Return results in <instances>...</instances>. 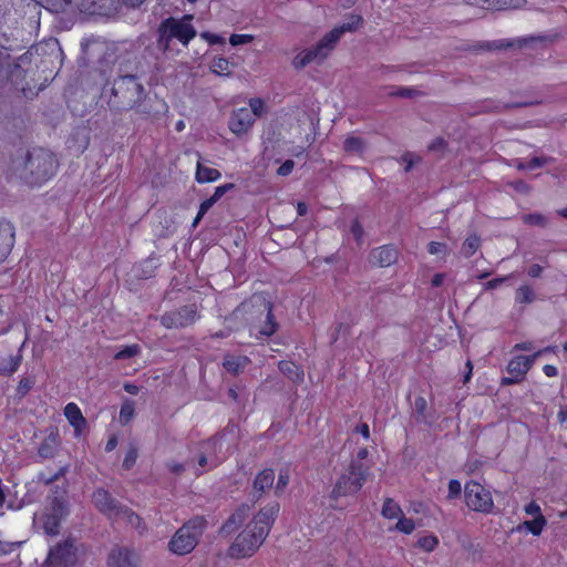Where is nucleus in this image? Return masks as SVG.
Returning a JSON list of instances; mask_svg holds the SVG:
<instances>
[{"mask_svg": "<svg viewBox=\"0 0 567 567\" xmlns=\"http://www.w3.org/2000/svg\"><path fill=\"white\" fill-rule=\"evenodd\" d=\"M221 177L218 169L197 163L195 179L199 184L216 182Z\"/></svg>", "mask_w": 567, "mask_h": 567, "instance_id": "26", "label": "nucleus"}, {"mask_svg": "<svg viewBox=\"0 0 567 567\" xmlns=\"http://www.w3.org/2000/svg\"><path fill=\"white\" fill-rule=\"evenodd\" d=\"M546 163V159L543 157H533L529 159L527 167L530 169L542 167Z\"/></svg>", "mask_w": 567, "mask_h": 567, "instance_id": "63", "label": "nucleus"}, {"mask_svg": "<svg viewBox=\"0 0 567 567\" xmlns=\"http://www.w3.org/2000/svg\"><path fill=\"white\" fill-rule=\"evenodd\" d=\"M295 167V162L292 159H286L277 169V174L279 176H288Z\"/></svg>", "mask_w": 567, "mask_h": 567, "instance_id": "51", "label": "nucleus"}, {"mask_svg": "<svg viewBox=\"0 0 567 567\" xmlns=\"http://www.w3.org/2000/svg\"><path fill=\"white\" fill-rule=\"evenodd\" d=\"M535 293L530 285H520L515 291V302L519 305H530L535 301Z\"/></svg>", "mask_w": 567, "mask_h": 567, "instance_id": "30", "label": "nucleus"}, {"mask_svg": "<svg viewBox=\"0 0 567 567\" xmlns=\"http://www.w3.org/2000/svg\"><path fill=\"white\" fill-rule=\"evenodd\" d=\"M249 363L250 359L247 355L227 354L224 358L223 367L228 373L233 375H238L239 373L244 372V370Z\"/></svg>", "mask_w": 567, "mask_h": 567, "instance_id": "23", "label": "nucleus"}, {"mask_svg": "<svg viewBox=\"0 0 567 567\" xmlns=\"http://www.w3.org/2000/svg\"><path fill=\"white\" fill-rule=\"evenodd\" d=\"M279 371L295 384L303 382L305 372L301 365L290 360H281L278 362Z\"/></svg>", "mask_w": 567, "mask_h": 567, "instance_id": "22", "label": "nucleus"}, {"mask_svg": "<svg viewBox=\"0 0 567 567\" xmlns=\"http://www.w3.org/2000/svg\"><path fill=\"white\" fill-rule=\"evenodd\" d=\"M370 466L359 461H351L338 480L336 481L330 498L333 501L357 494L367 482Z\"/></svg>", "mask_w": 567, "mask_h": 567, "instance_id": "5", "label": "nucleus"}, {"mask_svg": "<svg viewBox=\"0 0 567 567\" xmlns=\"http://www.w3.org/2000/svg\"><path fill=\"white\" fill-rule=\"evenodd\" d=\"M527 43V39L519 40H498L493 42H484L480 45L481 50L492 51V50H506L514 48L517 45L518 48L524 47Z\"/></svg>", "mask_w": 567, "mask_h": 567, "instance_id": "27", "label": "nucleus"}, {"mask_svg": "<svg viewBox=\"0 0 567 567\" xmlns=\"http://www.w3.org/2000/svg\"><path fill=\"white\" fill-rule=\"evenodd\" d=\"M252 40H254V35H251V34L234 33L229 37V43L233 47L247 44V43L252 42Z\"/></svg>", "mask_w": 567, "mask_h": 567, "instance_id": "45", "label": "nucleus"}, {"mask_svg": "<svg viewBox=\"0 0 567 567\" xmlns=\"http://www.w3.org/2000/svg\"><path fill=\"white\" fill-rule=\"evenodd\" d=\"M445 248V244L439 241H431L427 245V251L431 255H436Z\"/></svg>", "mask_w": 567, "mask_h": 567, "instance_id": "56", "label": "nucleus"}, {"mask_svg": "<svg viewBox=\"0 0 567 567\" xmlns=\"http://www.w3.org/2000/svg\"><path fill=\"white\" fill-rule=\"evenodd\" d=\"M395 529L410 535L415 529V524L412 518H406L403 514L399 517L398 523L395 524Z\"/></svg>", "mask_w": 567, "mask_h": 567, "instance_id": "38", "label": "nucleus"}, {"mask_svg": "<svg viewBox=\"0 0 567 567\" xmlns=\"http://www.w3.org/2000/svg\"><path fill=\"white\" fill-rule=\"evenodd\" d=\"M20 545H21V543H19V542H8V540L0 539V556L10 555Z\"/></svg>", "mask_w": 567, "mask_h": 567, "instance_id": "48", "label": "nucleus"}, {"mask_svg": "<svg viewBox=\"0 0 567 567\" xmlns=\"http://www.w3.org/2000/svg\"><path fill=\"white\" fill-rule=\"evenodd\" d=\"M63 412L68 422L74 429L75 435H81L85 430L87 422L79 405L74 402H70L64 406Z\"/></svg>", "mask_w": 567, "mask_h": 567, "instance_id": "21", "label": "nucleus"}, {"mask_svg": "<svg viewBox=\"0 0 567 567\" xmlns=\"http://www.w3.org/2000/svg\"><path fill=\"white\" fill-rule=\"evenodd\" d=\"M523 221L527 225L539 226V227H545L547 225V218L539 213H533V214L525 215L523 217Z\"/></svg>", "mask_w": 567, "mask_h": 567, "instance_id": "44", "label": "nucleus"}, {"mask_svg": "<svg viewBox=\"0 0 567 567\" xmlns=\"http://www.w3.org/2000/svg\"><path fill=\"white\" fill-rule=\"evenodd\" d=\"M34 384H35L34 377L28 375V377L21 378L16 388L17 396H19L20 399L24 398L31 391V389L34 386Z\"/></svg>", "mask_w": 567, "mask_h": 567, "instance_id": "35", "label": "nucleus"}, {"mask_svg": "<svg viewBox=\"0 0 567 567\" xmlns=\"http://www.w3.org/2000/svg\"><path fill=\"white\" fill-rule=\"evenodd\" d=\"M466 506L474 512L489 514L494 508V501L491 492L481 483L470 481L464 486Z\"/></svg>", "mask_w": 567, "mask_h": 567, "instance_id": "10", "label": "nucleus"}, {"mask_svg": "<svg viewBox=\"0 0 567 567\" xmlns=\"http://www.w3.org/2000/svg\"><path fill=\"white\" fill-rule=\"evenodd\" d=\"M265 538L256 530L251 528V525H247L235 538L229 546L227 554L230 558H246L251 557Z\"/></svg>", "mask_w": 567, "mask_h": 567, "instance_id": "8", "label": "nucleus"}, {"mask_svg": "<svg viewBox=\"0 0 567 567\" xmlns=\"http://www.w3.org/2000/svg\"><path fill=\"white\" fill-rule=\"evenodd\" d=\"M563 399L566 402L560 405L559 412L557 414V419H558L559 423H566L567 422V396L564 395Z\"/></svg>", "mask_w": 567, "mask_h": 567, "instance_id": "58", "label": "nucleus"}, {"mask_svg": "<svg viewBox=\"0 0 567 567\" xmlns=\"http://www.w3.org/2000/svg\"><path fill=\"white\" fill-rule=\"evenodd\" d=\"M266 309H267L266 320L262 323V326L259 330V333L265 337H271L277 332L279 324L276 321V318L274 315V303L271 301H268L266 303Z\"/></svg>", "mask_w": 567, "mask_h": 567, "instance_id": "25", "label": "nucleus"}, {"mask_svg": "<svg viewBox=\"0 0 567 567\" xmlns=\"http://www.w3.org/2000/svg\"><path fill=\"white\" fill-rule=\"evenodd\" d=\"M363 22V19L361 16L352 14L348 21L343 22L341 25L336 27L337 29L342 30V34L346 32H352L355 31Z\"/></svg>", "mask_w": 567, "mask_h": 567, "instance_id": "37", "label": "nucleus"}, {"mask_svg": "<svg viewBox=\"0 0 567 567\" xmlns=\"http://www.w3.org/2000/svg\"><path fill=\"white\" fill-rule=\"evenodd\" d=\"M135 414V404L131 400H125L120 410V422L123 425L128 424Z\"/></svg>", "mask_w": 567, "mask_h": 567, "instance_id": "34", "label": "nucleus"}, {"mask_svg": "<svg viewBox=\"0 0 567 567\" xmlns=\"http://www.w3.org/2000/svg\"><path fill=\"white\" fill-rule=\"evenodd\" d=\"M363 140L357 136H348L343 142V148L349 153H359L363 151Z\"/></svg>", "mask_w": 567, "mask_h": 567, "instance_id": "36", "label": "nucleus"}, {"mask_svg": "<svg viewBox=\"0 0 567 567\" xmlns=\"http://www.w3.org/2000/svg\"><path fill=\"white\" fill-rule=\"evenodd\" d=\"M65 514V504L62 501L54 498L52 502V512L43 513L39 518L44 533L50 536L58 535L60 532L61 519Z\"/></svg>", "mask_w": 567, "mask_h": 567, "instance_id": "14", "label": "nucleus"}, {"mask_svg": "<svg viewBox=\"0 0 567 567\" xmlns=\"http://www.w3.org/2000/svg\"><path fill=\"white\" fill-rule=\"evenodd\" d=\"M198 318L197 306L192 303L166 311L161 316L159 321L166 329H184L193 326Z\"/></svg>", "mask_w": 567, "mask_h": 567, "instance_id": "11", "label": "nucleus"}, {"mask_svg": "<svg viewBox=\"0 0 567 567\" xmlns=\"http://www.w3.org/2000/svg\"><path fill=\"white\" fill-rule=\"evenodd\" d=\"M462 485L458 480H450L447 499H456L461 496Z\"/></svg>", "mask_w": 567, "mask_h": 567, "instance_id": "47", "label": "nucleus"}, {"mask_svg": "<svg viewBox=\"0 0 567 567\" xmlns=\"http://www.w3.org/2000/svg\"><path fill=\"white\" fill-rule=\"evenodd\" d=\"M543 274V267L538 264H533L528 270H527V275L530 277V278H539Z\"/></svg>", "mask_w": 567, "mask_h": 567, "instance_id": "59", "label": "nucleus"}, {"mask_svg": "<svg viewBox=\"0 0 567 567\" xmlns=\"http://www.w3.org/2000/svg\"><path fill=\"white\" fill-rule=\"evenodd\" d=\"M342 35V30L333 28L311 49L298 53L292 61L296 69H302L311 62L324 60Z\"/></svg>", "mask_w": 567, "mask_h": 567, "instance_id": "6", "label": "nucleus"}, {"mask_svg": "<svg viewBox=\"0 0 567 567\" xmlns=\"http://www.w3.org/2000/svg\"><path fill=\"white\" fill-rule=\"evenodd\" d=\"M21 136L0 144V171L8 177L19 172L20 178L29 186H41L49 182L59 167L55 155L43 147H34L24 154Z\"/></svg>", "mask_w": 567, "mask_h": 567, "instance_id": "1", "label": "nucleus"}, {"mask_svg": "<svg viewBox=\"0 0 567 567\" xmlns=\"http://www.w3.org/2000/svg\"><path fill=\"white\" fill-rule=\"evenodd\" d=\"M144 96V87L136 75H122L114 80L109 105L117 111L132 110Z\"/></svg>", "mask_w": 567, "mask_h": 567, "instance_id": "3", "label": "nucleus"}, {"mask_svg": "<svg viewBox=\"0 0 567 567\" xmlns=\"http://www.w3.org/2000/svg\"><path fill=\"white\" fill-rule=\"evenodd\" d=\"M520 382H523L520 379H518V378H517V377H515V375L509 374L508 377H503V378L501 379L499 384H501L502 386H508V385L518 384V383H520Z\"/></svg>", "mask_w": 567, "mask_h": 567, "instance_id": "57", "label": "nucleus"}, {"mask_svg": "<svg viewBox=\"0 0 567 567\" xmlns=\"http://www.w3.org/2000/svg\"><path fill=\"white\" fill-rule=\"evenodd\" d=\"M255 121L248 107H239L231 112L228 120V128L236 136H241L249 132Z\"/></svg>", "mask_w": 567, "mask_h": 567, "instance_id": "16", "label": "nucleus"}, {"mask_svg": "<svg viewBox=\"0 0 567 567\" xmlns=\"http://www.w3.org/2000/svg\"><path fill=\"white\" fill-rule=\"evenodd\" d=\"M480 246H481V238L477 235L473 234V235H470L464 240V243L462 245V251L465 257H471L478 250Z\"/></svg>", "mask_w": 567, "mask_h": 567, "instance_id": "33", "label": "nucleus"}, {"mask_svg": "<svg viewBox=\"0 0 567 567\" xmlns=\"http://www.w3.org/2000/svg\"><path fill=\"white\" fill-rule=\"evenodd\" d=\"M439 544V537L434 534H429L419 537L415 543V547L423 550L424 553H432L437 548Z\"/></svg>", "mask_w": 567, "mask_h": 567, "instance_id": "32", "label": "nucleus"}, {"mask_svg": "<svg viewBox=\"0 0 567 567\" xmlns=\"http://www.w3.org/2000/svg\"><path fill=\"white\" fill-rule=\"evenodd\" d=\"M22 363L21 350L17 354L0 357V375H12Z\"/></svg>", "mask_w": 567, "mask_h": 567, "instance_id": "24", "label": "nucleus"}, {"mask_svg": "<svg viewBox=\"0 0 567 567\" xmlns=\"http://www.w3.org/2000/svg\"><path fill=\"white\" fill-rule=\"evenodd\" d=\"M193 20L194 16L190 13L181 18L168 17L163 19L157 28V49L164 54L171 52L173 40L187 48L197 35V31L192 23Z\"/></svg>", "mask_w": 567, "mask_h": 567, "instance_id": "2", "label": "nucleus"}, {"mask_svg": "<svg viewBox=\"0 0 567 567\" xmlns=\"http://www.w3.org/2000/svg\"><path fill=\"white\" fill-rule=\"evenodd\" d=\"M543 372L546 377L548 378H554V377H557L558 375V370L555 365L553 364H545L543 367Z\"/></svg>", "mask_w": 567, "mask_h": 567, "instance_id": "64", "label": "nucleus"}, {"mask_svg": "<svg viewBox=\"0 0 567 567\" xmlns=\"http://www.w3.org/2000/svg\"><path fill=\"white\" fill-rule=\"evenodd\" d=\"M118 518L125 519L127 524L138 530H144L146 528L142 517L125 505L123 506Z\"/></svg>", "mask_w": 567, "mask_h": 567, "instance_id": "31", "label": "nucleus"}, {"mask_svg": "<svg viewBox=\"0 0 567 567\" xmlns=\"http://www.w3.org/2000/svg\"><path fill=\"white\" fill-rule=\"evenodd\" d=\"M399 258V250L394 245H383L377 247L370 252V262L378 267H390Z\"/></svg>", "mask_w": 567, "mask_h": 567, "instance_id": "18", "label": "nucleus"}, {"mask_svg": "<svg viewBox=\"0 0 567 567\" xmlns=\"http://www.w3.org/2000/svg\"><path fill=\"white\" fill-rule=\"evenodd\" d=\"M93 503L100 513L111 519H118L124 505L117 502L109 491L97 488L92 495Z\"/></svg>", "mask_w": 567, "mask_h": 567, "instance_id": "13", "label": "nucleus"}, {"mask_svg": "<svg viewBox=\"0 0 567 567\" xmlns=\"http://www.w3.org/2000/svg\"><path fill=\"white\" fill-rule=\"evenodd\" d=\"M39 454L40 456L48 458L53 456V451L51 446L47 442H44L39 447Z\"/></svg>", "mask_w": 567, "mask_h": 567, "instance_id": "62", "label": "nucleus"}, {"mask_svg": "<svg viewBox=\"0 0 567 567\" xmlns=\"http://www.w3.org/2000/svg\"><path fill=\"white\" fill-rule=\"evenodd\" d=\"M551 347H547L543 350H538L530 355H514L507 363L506 371L508 374L515 375L522 381L525 380L527 373L532 369L535 360L542 355V353L551 351Z\"/></svg>", "mask_w": 567, "mask_h": 567, "instance_id": "15", "label": "nucleus"}, {"mask_svg": "<svg viewBox=\"0 0 567 567\" xmlns=\"http://www.w3.org/2000/svg\"><path fill=\"white\" fill-rule=\"evenodd\" d=\"M76 560L75 539L68 537L50 548L42 567H73Z\"/></svg>", "mask_w": 567, "mask_h": 567, "instance_id": "9", "label": "nucleus"}, {"mask_svg": "<svg viewBox=\"0 0 567 567\" xmlns=\"http://www.w3.org/2000/svg\"><path fill=\"white\" fill-rule=\"evenodd\" d=\"M289 478H290L289 470L288 468H281L279 471L278 480H277V483L275 485V493L277 495H280L285 491V488L287 487V485L289 483Z\"/></svg>", "mask_w": 567, "mask_h": 567, "instance_id": "43", "label": "nucleus"}, {"mask_svg": "<svg viewBox=\"0 0 567 567\" xmlns=\"http://www.w3.org/2000/svg\"><path fill=\"white\" fill-rule=\"evenodd\" d=\"M403 514L401 506L390 497L383 502L381 515L386 519L399 518Z\"/></svg>", "mask_w": 567, "mask_h": 567, "instance_id": "29", "label": "nucleus"}, {"mask_svg": "<svg viewBox=\"0 0 567 567\" xmlns=\"http://www.w3.org/2000/svg\"><path fill=\"white\" fill-rule=\"evenodd\" d=\"M509 278H511V275L493 278V279L488 280V281L485 284V288H486L487 290L496 289V288H497V287H499L502 284L506 282Z\"/></svg>", "mask_w": 567, "mask_h": 567, "instance_id": "52", "label": "nucleus"}, {"mask_svg": "<svg viewBox=\"0 0 567 567\" xmlns=\"http://www.w3.org/2000/svg\"><path fill=\"white\" fill-rule=\"evenodd\" d=\"M137 456L138 450L135 445L132 444L124 456L122 463L123 468L130 471L135 465Z\"/></svg>", "mask_w": 567, "mask_h": 567, "instance_id": "41", "label": "nucleus"}, {"mask_svg": "<svg viewBox=\"0 0 567 567\" xmlns=\"http://www.w3.org/2000/svg\"><path fill=\"white\" fill-rule=\"evenodd\" d=\"M216 204V200L210 196L204 199L199 205V215L205 216L206 213Z\"/></svg>", "mask_w": 567, "mask_h": 567, "instance_id": "54", "label": "nucleus"}, {"mask_svg": "<svg viewBox=\"0 0 567 567\" xmlns=\"http://www.w3.org/2000/svg\"><path fill=\"white\" fill-rule=\"evenodd\" d=\"M279 509L280 506L278 502L268 504L255 515L249 525H251V528L258 532L266 539L278 516Z\"/></svg>", "mask_w": 567, "mask_h": 567, "instance_id": "12", "label": "nucleus"}, {"mask_svg": "<svg viewBox=\"0 0 567 567\" xmlns=\"http://www.w3.org/2000/svg\"><path fill=\"white\" fill-rule=\"evenodd\" d=\"M206 527L207 520L204 516H195L188 519L172 536L168 549L178 556L192 553L196 548Z\"/></svg>", "mask_w": 567, "mask_h": 567, "instance_id": "4", "label": "nucleus"}, {"mask_svg": "<svg viewBox=\"0 0 567 567\" xmlns=\"http://www.w3.org/2000/svg\"><path fill=\"white\" fill-rule=\"evenodd\" d=\"M414 405H415V410H416L417 414L424 415L426 408H427L426 400L423 396H419L415 399Z\"/></svg>", "mask_w": 567, "mask_h": 567, "instance_id": "55", "label": "nucleus"}, {"mask_svg": "<svg viewBox=\"0 0 567 567\" xmlns=\"http://www.w3.org/2000/svg\"><path fill=\"white\" fill-rule=\"evenodd\" d=\"M350 230L355 238L357 243L360 244L363 238V227L358 219L353 220Z\"/></svg>", "mask_w": 567, "mask_h": 567, "instance_id": "50", "label": "nucleus"}, {"mask_svg": "<svg viewBox=\"0 0 567 567\" xmlns=\"http://www.w3.org/2000/svg\"><path fill=\"white\" fill-rule=\"evenodd\" d=\"M240 524H241V516L239 514H233L221 525L220 532L224 534H230V533L235 532Z\"/></svg>", "mask_w": 567, "mask_h": 567, "instance_id": "40", "label": "nucleus"}, {"mask_svg": "<svg viewBox=\"0 0 567 567\" xmlns=\"http://www.w3.org/2000/svg\"><path fill=\"white\" fill-rule=\"evenodd\" d=\"M249 110L252 114V116L260 117L262 114L266 113V104L262 99L260 97H251L249 100Z\"/></svg>", "mask_w": 567, "mask_h": 567, "instance_id": "42", "label": "nucleus"}, {"mask_svg": "<svg viewBox=\"0 0 567 567\" xmlns=\"http://www.w3.org/2000/svg\"><path fill=\"white\" fill-rule=\"evenodd\" d=\"M547 520L543 514H539L538 517H534L532 520H524L519 526L518 529L525 528L534 536H539L546 526Z\"/></svg>", "mask_w": 567, "mask_h": 567, "instance_id": "28", "label": "nucleus"}, {"mask_svg": "<svg viewBox=\"0 0 567 567\" xmlns=\"http://www.w3.org/2000/svg\"><path fill=\"white\" fill-rule=\"evenodd\" d=\"M25 70L12 59L6 49H0V87L10 84L14 90L25 94Z\"/></svg>", "mask_w": 567, "mask_h": 567, "instance_id": "7", "label": "nucleus"}, {"mask_svg": "<svg viewBox=\"0 0 567 567\" xmlns=\"http://www.w3.org/2000/svg\"><path fill=\"white\" fill-rule=\"evenodd\" d=\"M236 185L234 183H227L215 188L212 197L216 200V203L229 190L235 189Z\"/></svg>", "mask_w": 567, "mask_h": 567, "instance_id": "49", "label": "nucleus"}, {"mask_svg": "<svg viewBox=\"0 0 567 567\" xmlns=\"http://www.w3.org/2000/svg\"><path fill=\"white\" fill-rule=\"evenodd\" d=\"M137 554L125 547L113 548L107 558L109 567H136Z\"/></svg>", "mask_w": 567, "mask_h": 567, "instance_id": "20", "label": "nucleus"}, {"mask_svg": "<svg viewBox=\"0 0 567 567\" xmlns=\"http://www.w3.org/2000/svg\"><path fill=\"white\" fill-rule=\"evenodd\" d=\"M16 243V228L13 224L0 218V264L10 255Z\"/></svg>", "mask_w": 567, "mask_h": 567, "instance_id": "17", "label": "nucleus"}, {"mask_svg": "<svg viewBox=\"0 0 567 567\" xmlns=\"http://www.w3.org/2000/svg\"><path fill=\"white\" fill-rule=\"evenodd\" d=\"M140 351H141V348L138 344L125 346L114 355V358L116 360H125V359L134 358L135 355H137L140 353Z\"/></svg>", "mask_w": 567, "mask_h": 567, "instance_id": "39", "label": "nucleus"}, {"mask_svg": "<svg viewBox=\"0 0 567 567\" xmlns=\"http://www.w3.org/2000/svg\"><path fill=\"white\" fill-rule=\"evenodd\" d=\"M446 147V142L443 137H437L435 138L430 145H429V150L430 151H440V150H444Z\"/></svg>", "mask_w": 567, "mask_h": 567, "instance_id": "60", "label": "nucleus"}, {"mask_svg": "<svg viewBox=\"0 0 567 567\" xmlns=\"http://www.w3.org/2000/svg\"><path fill=\"white\" fill-rule=\"evenodd\" d=\"M275 484V471L272 468H265L258 472L252 482V488L250 492L251 499L257 502L266 493V491L274 487Z\"/></svg>", "mask_w": 567, "mask_h": 567, "instance_id": "19", "label": "nucleus"}, {"mask_svg": "<svg viewBox=\"0 0 567 567\" xmlns=\"http://www.w3.org/2000/svg\"><path fill=\"white\" fill-rule=\"evenodd\" d=\"M167 468L173 473V474H176V475H179L184 472L185 470V466L184 464L182 463H177V462H169L166 464Z\"/></svg>", "mask_w": 567, "mask_h": 567, "instance_id": "61", "label": "nucleus"}, {"mask_svg": "<svg viewBox=\"0 0 567 567\" xmlns=\"http://www.w3.org/2000/svg\"><path fill=\"white\" fill-rule=\"evenodd\" d=\"M524 511L527 515H532L534 517H538L539 514H542V509H540V506L535 502V501H532L530 503H528L525 507H524Z\"/></svg>", "mask_w": 567, "mask_h": 567, "instance_id": "53", "label": "nucleus"}, {"mask_svg": "<svg viewBox=\"0 0 567 567\" xmlns=\"http://www.w3.org/2000/svg\"><path fill=\"white\" fill-rule=\"evenodd\" d=\"M229 62L225 58H216L213 61L212 70L217 74L228 73Z\"/></svg>", "mask_w": 567, "mask_h": 567, "instance_id": "46", "label": "nucleus"}]
</instances>
